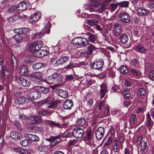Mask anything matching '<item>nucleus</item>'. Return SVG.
Masks as SVG:
<instances>
[{
  "mask_svg": "<svg viewBox=\"0 0 154 154\" xmlns=\"http://www.w3.org/2000/svg\"><path fill=\"white\" fill-rule=\"evenodd\" d=\"M43 42L41 41H36L29 45V49L33 52V56L36 57H41L39 50L43 45Z\"/></svg>",
  "mask_w": 154,
  "mask_h": 154,
  "instance_id": "obj_1",
  "label": "nucleus"
},
{
  "mask_svg": "<svg viewBox=\"0 0 154 154\" xmlns=\"http://www.w3.org/2000/svg\"><path fill=\"white\" fill-rule=\"evenodd\" d=\"M30 36L27 34L22 33L20 35H16L14 36V39L18 43L27 41L29 39Z\"/></svg>",
  "mask_w": 154,
  "mask_h": 154,
  "instance_id": "obj_2",
  "label": "nucleus"
},
{
  "mask_svg": "<svg viewBox=\"0 0 154 154\" xmlns=\"http://www.w3.org/2000/svg\"><path fill=\"white\" fill-rule=\"evenodd\" d=\"M47 26L45 27L43 30L39 32L34 34V38H39L44 36L45 32L46 33L48 34L50 32V28L51 27L50 23L49 22H47Z\"/></svg>",
  "mask_w": 154,
  "mask_h": 154,
  "instance_id": "obj_3",
  "label": "nucleus"
},
{
  "mask_svg": "<svg viewBox=\"0 0 154 154\" xmlns=\"http://www.w3.org/2000/svg\"><path fill=\"white\" fill-rule=\"evenodd\" d=\"M119 17L122 22L128 23L130 21L131 18L128 13L123 12L119 15Z\"/></svg>",
  "mask_w": 154,
  "mask_h": 154,
  "instance_id": "obj_4",
  "label": "nucleus"
},
{
  "mask_svg": "<svg viewBox=\"0 0 154 154\" xmlns=\"http://www.w3.org/2000/svg\"><path fill=\"white\" fill-rule=\"evenodd\" d=\"M85 133L84 130L80 128H75L72 131L73 136L76 138H81Z\"/></svg>",
  "mask_w": 154,
  "mask_h": 154,
  "instance_id": "obj_5",
  "label": "nucleus"
},
{
  "mask_svg": "<svg viewBox=\"0 0 154 154\" xmlns=\"http://www.w3.org/2000/svg\"><path fill=\"white\" fill-rule=\"evenodd\" d=\"M43 75V73L41 72H34L29 75V78L32 81L38 83L39 82L40 79Z\"/></svg>",
  "mask_w": 154,
  "mask_h": 154,
  "instance_id": "obj_6",
  "label": "nucleus"
},
{
  "mask_svg": "<svg viewBox=\"0 0 154 154\" xmlns=\"http://www.w3.org/2000/svg\"><path fill=\"white\" fill-rule=\"evenodd\" d=\"M103 64V61L102 60H99L91 63V66L93 69L101 71L102 69Z\"/></svg>",
  "mask_w": 154,
  "mask_h": 154,
  "instance_id": "obj_7",
  "label": "nucleus"
},
{
  "mask_svg": "<svg viewBox=\"0 0 154 154\" xmlns=\"http://www.w3.org/2000/svg\"><path fill=\"white\" fill-rule=\"evenodd\" d=\"M60 75L58 73H55L52 75L48 77L46 79L45 82L48 84H51L58 81L57 79Z\"/></svg>",
  "mask_w": 154,
  "mask_h": 154,
  "instance_id": "obj_8",
  "label": "nucleus"
},
{
  "mask_svg": "<svg viewBox=\"0 0 154 154\" xmlns=\"http://www.w3.org/2000/svg\"><path fill=\"white\" fill-rule=\"evenodd\" d=\"M34 91L30 92L27 95V98L29 100V102L30 100H34L39 97V93L36 91Z\"/></svg>",
  "mask_w": 154,
  "mask_h": 154,
  "instance_id": "obj_9",
  "label": "nucleus"
},
{
  "mask_svg": "<svg viewBox=\"0 0 154 154\" xmlns=\"http://www.w3.org/2000/svg\"><path fill=\"white\" fill-rule=\"evenodd\" d=\"M31 90L36 91L39 93L42 92L43 94H47L49 91V88H45L39 86H35L32 88Z\"/></svg>",
  "mask_w": 154,
  "mask_h": 154,
  "instance_id": "obj_10",
  "label": "nucleus"
},
{
  "mask_svg": "<svg viewBox=\"0 0 154 154\" xmlns=\"http://www.w3.org/2000/svg\"><path fill=\"white\" fill-rule=\"evenodd\" d=\"M41 14L39 12H37L32 14L29 17V22L34 23H36L39 19Z\"/></svg>",
  "mask_w": 154,
  "mask_h": 154,
  "instance_id": "obj_11",
  "label": "nucleus"
},
{
  "mask_svg": "<svg viewBox=\"0 0 154 154\" xmlns=\"http://www.w3.org/2000/svg\"><path fill=\"white\" fill-rule=\"evenodd\" d=\"M104 133V128L101 127H98L95 132L96 137L98 140H100L103 137Z\"/></svg>",
  "mask_w": 154,
  "mask_h": 154,
  "instance_id": "obj_12",
  "label": "nucleus"
},
{
  "mask_svg": "<svg viewBox=\"0 0 154 154\" xmlns=\"http://www.w3.org/2000/svg\"><path fill=\"white\" fill-rule=\"evenodd\" d=\"M29 120L31 123L35 124L40 122L42 119L41 117L39 116H33L30 117Z\"/></svg>",
  "mask_w": 154,
  "mask_h": 154,
  "instance_id": "obj_13",
  "label": "nucleus"
},
{
  "mask_svg": "<svg viewBox=\"0 0 154 154\" xmlns=\"http://www.w3.org/2000/svg\"><path fill=\"white\" fill-rule=\"evenodd\" d=\"M114 29L115 30V35L116 36H119L122 32L121 26L118 23H116L114 25Z\"/></svg>",
  "mask_w": 154,
  "mask_h": 154,
  "instance_id": "obj_14",
  "label": "nucleus"
},
{
  "mask_svg": "<svg viewBox=\"0 0 154 154\" xmlns=\"http://www.w3.org/2000/svg\"><path fill=\"white\" fill-rule=\"evenodd\" d=\"M57 95L64 98H66L68 97V93L66 91L61 89H57L56 91Z\"/></svg>",
  "mask_w": 154,
  "mask_h": 154,
  "instance_id": "obj_15",
  "label": "nucleus"
},
{
  "mask_svg": "<svg viewBox=\"0 0 154 154\" xmlns=\"http://www.w3.org/2000/svg\"><path fill=\"white\" fill-rule=\"evenodd\" d=\"M73 105V102L72 100H68L65 101L63 103V106L65 109H70Z\"/></svg>",
  "mask_w": 154,
  "mask_h": 154,
  "instance_id": "obj_16",
  "label": "nucleus"
},
{
  "mask_svg": "<svg viewBox=\"0 0 154 154\" xmlns=\"http://www.w3.org/2000/svg\"><path fill=\"white\" fill-rule=\"evenodd\" d=\"M100 5V7L98 10V12L100 14L103 13L106 10L108 9L107 4L105 2L101 3Z\"/></svg>",
  "mask_w": 154,
  "mask_h": 154,
  "instance_id": "obj_17",
  "label": "nucleus"
},
{
  "mask_svg": "<svg viewBox=\"0 0 154 154\" xmlns=\"http://www.w3.org/2000/svg\"><path fill=\"white\" fill-rule=\"evenodd\" d=\"M79 46L80 47L84 46L88 44V41L83 37H79Z\"/></svg>",
  "mask_w": 154,
  "mask_h": 154,
  "instance_id": "obj_18",
  "label": "nucleus"
},
{
  "mask_svg": "<svg viewBox=\"0 0 154 154\" xmlns=\"http://www.w3.org/2000/svg\"><path fill=\"white\" fill-rule=\"evenodd\" d=\"M135 47V50L139 53L144 54L146 51V49L142 45L138 44Z\"/></svg>",
  "mask_w": 154,
  "mask_h": 154,
  "instance_id": "obj_19",
  "label": "nucleus"
},
{
  "mask_svg": "<svg viewBox=\"0 0 154 154\" xmlns=\"http://www.w3.org/2000/svg\"><path fill=\"white\" fill-rule=\"evenodd\" d=\"M100 94L101 95V98H103L106 94V93L108 91L106 89V87L104 84H102L100 85Z\"/></svg>",
  "mask_w": 154,
  "mask_h": 154,
  "instance_id": "obj_20",
  "label": "nucleus"
},
{
  "mask_svg": "<svg viewBox=\"0 0 154 154\" xmlns=\"http://www.w3.org/2000/svg\"><path fill=\"white\" fill-rule=\"evenodd\" d=\"M16 103H17L18 104H22L24 103H29V100L27 98L22 97H18L17 100L15 101Z\"/></svg>",
  "mask_w": 154,
  "mask_h": 154,
  "instance_id": "obj_21",
  "label": "nucleus"
},
{
  "mask_svg": "<svg viewBox=\"0 0 154 154\" xmlns=\"http://www.w3.org/2000/svg\"><path fill=\"white\" fill-rule=\"evenodd\" d=\"M69 59V57L68 56L63 57L56 61V64L57 65L63 64L68 61Z\"/></svg>",
  "mask_w": 154,
  "mask_h": 154,
  "instance_id": "obj_22",
  "label": "nucleus"
},
{
  "mask_svg": "<svg viewBox=\"0 0 154 154\" xmlns=\"http://www.w3.org/2000/svg\"><path fill=\"white\" fill-rule=\"evenodd\" d=\"M44 122L45 123L48 124L51 127L56 126L58 128H60L61 127V125L59 123H57L52 121L46 120Z\"/></svg>",
  "mask_w": 154,
  "mask_h": 154,
  "instance_id": "obj_23",
  "label": "nucleus"
},
{
  "mask_svg": "<svg viewBox=\"0 0 154 154\" xmlns=\"http://www.w3.org/2000/svg\"><path fill=\"white\" fill-rule=\"evenodd\" d=\"M10 74V72L4 66L2 67L1 76L4 77V76L7 77Z\"/></svg>",
  "mask_w": 154,
  "mask_h": 154,
  "instance_id": "obj_24",
  "label": "nucleus"
},
{
  "mask_svg": "<svg viewBox=\"0 0 154 154\" xmlns=\"http://www.w3.org/2000/svg\"><path fill=\"white\" fill-rule=\"evenodd\" d=\"M19 83L23 86L28 87L29 85V82L26 79L24 78L21 77L19 79Z\"/></svg>",
  "mask_w": 154,
  "mask_h": 154,
  "instance_id": "obj_25",
  "label": "nucleus"
},
{
  "mask_svg": "<svg viewBox=\"0 0 154 154\" xmlns=\"http://www.w3.org/2000/svg\"><path fill=\"white\" fill-rule=\"evenodd\" d=\"M28 72V67L25 66H21L20 69V72L21 75H26Z\"/></svg>",
  "mask_w": 154,
  "mask_h": 154,
  "instance_id": "obj_26",
  "label": "nucleus"
},
{
  "mask_svg": "<svg viewBox=\"0 0 154 154\" xmlns=\"http://www.w3.org/2000/svg\"><path fill=\"white\" fill-rule=\"evenodd\" d=\"M11 137L15 139H20L21 137V135L19 133L15 131H13L10 134Z\"/></svg>",
  "mask_w": 154,
  "mask_h": 154,
  "instance_id": "obj_27",
  "label": "nucleus"
},
{
  "mask_svg": "<svg viewBox=\"0 0 154 154\" xmlns=\"http://www.w3.org/2000/svg\"><path fill=\"white\" fill-rule=\"evenodd\" d=\"M45 64L42 63H38L33 64L32 68L35 70H37L40 68L45 67Z\"/></svg>",
  "mask_w": 154,
  "mask_h": 154,
  "instance_id": "obj_28",
  "label": "nucleus"
},
{
  "mask_svg": "<svg viewBox=\"0 0 154 154\" xmlns=\"http://www.w3.org/2000/svg\"><path fill=\"white\" fill-rule=\"evenodd\" d=\"M137 11L139 15L143 16H146L149 14L148 11L144 8H139Z\"/></svg>",
  "mask_w": 154,
  "mask_h": 154,
  "instance_id": "obj_29",
  "label": "nucleus"
},
{
  "mask_svg": "<svg viewBox=\"0 0 154 154\" xmlns=\"http://www.w3.org/2000/svg\"><path fill=\"white\" fill-rule=\"evenodd\" d=\"M17 10L23 11L26 9V5L25 2H22L19 4L17 5Z\"/></svg>",
  "mask_w": 154,
  "mask_h": 154,
  "instance_id": "obj_30",
  "label": "nucleus"
},
{
  "mask_svg": "<svg viewBox=\"0 0 154 154\" xmlns=\"http://www.w3.org/2000/svg\"><path fill=\"white\" fill-rule=\"evenodd\" d=\"M146 123L148 127H152L153 125V122L152 120L149 113L146 115Z\"/></svg>",
  "mask_w": 154,
  "mask_h": 154,
  "instance_id": "obj_31",
  "label": "nucleus"
},
{
  "mask_svg": "<svg viewBox=\"0 0 154 154\" xmlns=\"http://www.w3.org/2000/svg\"><path fill=\"white\" fill-rule=\"evenodd\" d=\"M120 39L122 43H127L128 41V35L125 33H123L120 36Z\"/></svg>",
  "mask_w": 154,
  "mask_h": 154,
  "instance_id": "obj_32",
  "label": "nucleus"
},
{
  "mask_svg": "<svg viewBox=\"0 0 154 154\" xmlns=\"http://www.w3.org/2000/svg\"><path fill=\"white\" fill-rule=\"evenodd\" d=\"M87 37L88 39L91 42H94L96 39V36L95 35L90 32L86 33L85 34Z\"/></svg>",
  "mask_w": 154,
  "mask_h": 154,
  "instance_id": "obj_33",
  "label": "nucleus"
},
{
  "mask_svg": "<svg viewBox=\"0 0 154 154\" xmlns=\"http://www.w3.org/2000/svg\"><path fill=\"white\" fill-rule=\"evenodd\" d=\"M140 150L142 153H144L147 148V144L146 142L145 141H142L140 144Z\"/></svg>",
  "mask_w": 154,
  "mask_h": 154,
  "instance_id": "obj_34",
  "label": "nucleus"
},
{
  "mask_svg": "<svg viewBox=\"0 0 154 154\" xmlns=\"http://www.w3.org/2000/svg\"><path fill=\"white\" fill-rule=\"evenodd\" d=\"M110 115L109 107L106 105L104 109V111L103 113V117H106L109 116Z\"/></svg>",
  "mask_w": 154,
  "mask_h": 154,
  "instance_id": "obj_35",
  "label": "nucleus"
},
{
  "mask_svg": "<svg viewBox=\"0 0 154 154\" xmlns=\"http://www.w3.org/2000/svg\"><path fill=\"white\" fill-rule=\"evenodd\" d=\"M86 79L87 81V84L89 85H91L95 82V80L88 74L86 75Z\"/></svg>",
  "mask_w": 154,
  "mask_h": 154,
  "instance_id": "obj_36",
  "label": "nucleus"
},
{
  "mask_svg": "<svg viewBox=\"0 0 154 154\" xmlns=\"http://www.w3.org/2000/svg\"><path fill=\"white\" fill-rule=\"evenodd\" d=\"M51 102V100L49 99L48 98L38 102L37 105L38 106H40L43 104H50Z\"/></svg>",
  "mask_w": 154,
  "mask_h": 154,
  "instance_id": "obj_37",
  "label": "nucleus"
},
{
  "mask_svg": "<svg viewBox=\"0 0 154 154\" xmlns=\"http://www.w3.org/2000/svg\"><path fill=\"white\" fill-rule=\"evenodd\" d=\"M87 49V51L88 52V54L89 55H91L92 54L94 50L96 49V48L94 46L91 44L88 47Z\"/></svg>",
  "mask_w": 154,
  "mask_h": 154,
  "instance_id": "obj_38",
  "label": "nucleus"
},
{
  "mask_svg": "<svg viewBox=\"0 0 154 154\" xmlns=\"http://www.w3.org/2000/svg\"><path fill=\"white\" fill-rule=\"evenodd\" d=\"M119 70L121 73L124 74H126L128 72V68L124 65L120 67Z\"/></svg>",
  "mask_w": 154,
  "mask_h": 154,
  "instance_id": "obj_39",
  "label": "nucleus"
},
{
  "mask_svg": "<svg viewBox=\"0 0 154 154\" xmlns=\"http://www.w3.org/2000/svg\"><path fill=\"white\" fill-rule=\"evenodd\" d=\"M119 5L118 2L116 3H111L109 5V8L111 11H114L117 8Z\"/></svg>",
  "mask_w": 154,
  "mask_h": 154,
  "instance_id": "obj_40",
  "label": "nucleus"
},
{
  "mask_svg": "<svg viewBox=\"0 0 154 154\" xmlns=\"http://www.w3.org/2000/svg\"><path fill=\"white\" fill-rule=\"evenodd\" d=\"M76 123L78 125L80 126L85 125H86V121L82 118L79 119L77 121Z\"/></svg>",
  "mask_w": 154,
  "mask_h": 154,
  "instance_id": "obj_41",
  "label": "nucleus"
},
{
  "mask_svg": "<svg viewBox=\"0 0 154 154\" xmlns=\"http://www.w3.org/2000/svg\"><path fill=\"white\" fill-rule=\"evenodd\" d=\"M129 2L128 1H124L120 2H118L119 6L121 7L127 8L128 6Z\"/></svg>",
  "mask_w": 154,
  "mask_h": 154,
  "instance_id": "obj_42",
  "label": "nucleus"
},
{
  "mask_svg": "<svg viewBox=\"0 0 154 154\" xmlns=\"http://www.w3.org/2000/svg\"><path fill=\"white\" fill-rule=\"evenodd\" d=\"M86 23L88 24L91 26H93L98 23V21L96 19L88 20H87Z\"/></svg>",
  "mask_w": 154,
  "mask_h": 154,
  "instance_id": "obj_43",
  "label": "nucleus"
},
{
  "mask_svg": "<svg viewBox=\"0 0 154 154\" xmlns=\"http://www.w3.org/2000/svg\"><path fill=\"white\" fill-rule=\"evenodd\" d=\"M124 97L126 98H129L131 97V92L128 89H125L122 92Z\"/></svg>",
  "mask_w": 154,
  "mask_h": 154,
  "instance_id": "obj_44",
  "label": "nucleus"
},
{
  "mask_svg": "<svg viewBox=\"0 0 154 154\" xmlns=\"http://www.w3.org/2000/svg\"><path fill=\"white\" fill-rule=\"evenodd\" d=\"M85 9L89 11L90 12H96V10L88 4H86L85 5Z\"/></svg>",
  "mask_w": 154,
  "mask_h": 154,
  "instance_id": "obj_45",
  "label": "nucleus"
},
{
  "mask_svg": "<svg viewBox=\"0 0 154 154\" xmlns=\"http://www.w3.org/2000/svg\"><path fill=\"white\" fill-rule=\"evenodd\" d=\"M103 35L105 38L106 40H109L111 38V36L110 33L109 32L108 30H106L105 31Z\"/></svg>",
  "mask_w": 154,
  "mask_h": 154,
  "instance_id": "obj_46",
  "label": "nucleus"
},
{
  "mask_svg": "<svg viewBox=\"0 0 154 154\" xmlns=\"http://www.w3.org/2000/svg\"><path fill=\"white\" fill-rule=\"evenodd\" d=\"M20 143L21 145L24 146H26L31 144L30 140H28L27 139H25L20 141Z\"/></svg>",
  "mask_w": 154,
  "mask_h": 154,
  "instance_id": "obj_47",
  "label": "nucleus"
},
{
  "mask_svg": "<svg viewBox=\"0 0 154 154\" xmlns=\"http://www.w3.org/2000/svg\"><path fill=\"white\" fill-rule=\"evenodd\" d=\"M17 18L16 15L11 16L8 18V22L11 23H13L17 20Z\"/></svg>",
  "mask_w": 154,
  "mask_h": 154,
  "instance_id": "obj_48",
  "label": "nucleus"
},
{
  "mask_svg": "<svg viewBox=\"0 0 154 154\" xmlns=\"http://www.w3.org/2000/svg\"><path fill=\"white\" fill-rule=\"evenodd\" d=\"M130 72L134 75L138 76L140 75V72L139 71H137L134 68H131L130 70Z\"/></svg>",
  "mask_w": 154,
  "mask_h": 154,
  "instance_id": "obj_49",
  "label": "nucleus"
},
{
  "mask_svg": "<svg viewBox=\"0 0 154 154\" xmlns=\"http://www.w3.org/2000/svg\"><path fill=\"white\" fill-rule=\"evenodd\" d=\"M91 129L88 130L86 133V139L89 141H91Z\"/></svg>",
  "mask_w": 154,
  "mask_h": 154,
  "instance_id": "obj_50",
  "label": "nucleus"
},
{
  "mask_svg": "<svg viewBox=\"0 0 154 154\" xmlns=\"http://www.w3.org/2000/svg\"><path fill=\"white\" fill-rule=\"evenodd\" d=\"M91 4L95 7H97L99 6L98 0H90Z\"/></svg>",
  "mask_w": 154,
  "mask_h": 154,
  "instance_id": "obj_51",
  "label": "nucleus"
},
{
  "mask_svg": "<svg viewBox=\"0 0 154 154\" xmlns=\"http://www.w3.org/2000/svg\"><path fill=\"white\" fill-rule=\"evenodd\" d=\"M16 17H17V20H24L27 18V16L26 15H24V14H20L18 15H16Z\"/></svg>",
  "mask_w": 154,
  "mask_h": 154,
  "instance_id": "obj_52",
  "label": "nucleus"
},
{
  "mask_svg": "<svg viewBox=\"0 0 154 154\" xmlns=\"http://www.w3.org/2000/svg\"><path fill=\"white\" fill-rule=\"evenodd\" d=\"M48 104H49V105L48 106L49 108H54L57 105V103L56 101L53 102L51 103V101L50 103Z\"/></svg>",
  "mask_w": 154,
  "mask_h": 154,
  "instance_id": "obj_53",
  "label": "nucleus"
},
{
  "mask_svg": "<svg viewBox=\"0 0 154 154\" xmlns=\"http://www.w3.org/2000/svg\"><path fill=\"white\" fill-rule=\"evenodd\" d=\"M136 117V114H133L131 117L130 123L133 124H134L135 123V120Z\"/></svg>",
  "mask_w": 154,
  "mask_h": 154,
  "instance_id": "obj_54",
  "label": "nucleus"
},
{
  "mask_svg": "<svg viewBox=\"0 0 154 154\" xmlns=\"http://www.w3.org/2000/svg\"><path fill=\"white\" fill-rule=\"evenodd\" d=\"M79 37H77L73 39L72 41V44L75 46H79Z\"/></svg>",
  "mask_w": 154,
  "mask_h": 154,
  "instance_id": "obj_55",
  "label": "nucleus"
},
{
  "mask_svg": "<svg viewBox=\"0 0 154 154\" xmlns=\"http://www.w3.org/2000/svg\"><path fill=\"white\" fill-rule=\"evenodd\" d=\"M117 141L116 140H115L114 141L113 149L114 152H117V149L118 148Z\"/></svg>",
  "mask_w": 154,
  "mask_h": 154,
  "instance_id": "obj_56",
  "label": "nucleus"
},
{
  "mask_svg": "<svg viewBox=\"0 0 154 154\" xmlns=\"http://www.w3.org/2000/svg\"><path fill=\"white\" fill-rule=\"evenodd\" d=\"M131 63L136 66H138L139 64V61L135 58L131 60Z\"/></svg>",
  "mask_w": 154,
  "mask_h": 154,
  "instance_id": "obj_57",
  "label": "nucleus"
},
{
  "mask_svg": "<svg viewBox=\"0 0 154 154\" xmlns=\"http://www.w3.org/2000/svg\"><path fill=\"white\" fill-rule=\"evenodd\" d=\"M33 135L29 134H24V136L25 137H26L28 138V140H30V143H31V141H32V138L33 137Z\"/></svg>",
  "mask_w": 154,
  "mask_h": 154,
  "instance_id": "obj_58",
  "label": "nucleus"
},
{
  "mask_svg": "<svg viewBox=\"0 0 154 154\" xmlns=\"http://www.w3.org/2000/svg\"><path fill=\"white\" fill-rule=\"evenodd\" d=\"M112 141V138L111 137H109L107 141L104 144V145L105 146H107L110 144Z\"/></svg>",
  "mask_w": 154,
  "mask_h": 154,
  "instance_id": "obj_59",
  "label": "nucleus"
},
{
  "mask_svg": "<svg viewBox=\"0 0 154 154\" xmlns=\"http://www.w3.org/2000/svg\"><path fill=\"white\" fill-rule=\"evenodd\" d=\"M71 135V134L69 131H66L64 133H62V136L63 137H68Z\"/></svg>",
  "mask_w": 154,
  "mask_h": 154,
  "instance_id": "obj_60",
  "label": "nucleus"
},
{
  "mask_svg": "<svg viewBox=\"0 0 154 154\" xmlns=\"http://www.w3.org/2000/svg\"><path fill=\"white\" fill-rule=\"evenodd\" d=\"M41 57H43L47 55L48 51L46 50H42L40 51Z\"/></svg>",
  "mask_w": 154,
  "mask_h": 154,
  "instance_id": "obj_61",
  "label": "nucleus"
},
{
  "mask_svg": "<svg viewBox=\"0 0 154 154\" xmlns=\"http://www.w3.org/2000/svg\"><path fill=\"white\" fill-rule=\"evenodd\" d=\"M146 93V91L144 88L140 89L138 90V94L141 96L143 95Z\"/></svg>",
  "mask_w": 154,
  "mask_h": 154,
  "instance_id": "obj_62",
  "label": "nucleus"
},
{
  "mask_svg": "<svg viewBox=\"0 0 154 154\" xmlns=\"http://www.w3.org/2000/svg\"><path fill=\"white\" fill-rule=\"evenodd\" d=\"M38 149L39 151L42 152H45L48 149L45 146H39Z\"/></svg>",
  "mask_w": 154,
  "mask_h": 154,
  "instance_id": "obj_63",
  "label": "nucleus"
},
{
  "mask_svg": "<svg viewBox=\"0 0 154 154\" xmlns=\"http://www.w3.org/2000/svg\"><path fill=\"white\" fill-rule=\"evenodd\" d=\"M149 77L151 79L154 80V69L151 71L149 73Z\"/></svg>",
  "mask_w": 154,
  "mask_h": 154,
  "instance_id": "obj_64",
  "label": "nucleus"
}]
</instances>
